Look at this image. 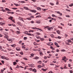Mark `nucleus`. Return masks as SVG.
I'll list each match as a JSON object with an SVG mask.
<instances>
[{"label": "nucleus", "mask_w": 73, "mask_h": 73, "mask_svg": "<svg viewBox=\"0 0 73 73\" xmlns=\"http://www.w3.org/2000/svg\"><path fill=\"white\" fill-rule=\"evenodd\" d=\"M31 12H33V13H36V10H35L34 9V10H31L30 11Z\"/></svg>", "instance_id": "423d86ee"}, {"label": "nucleus", "mask_w": 73, "mask_h": 73, "mask_svg": "<svg viewBox=\"0 0 73 73\" xmlns=\"http://www.w3.org/2000/svg\"><path fill=\"white\" fill-rule=\"evenodd\" d=\"M39 58V57H35V58H34V59H38Z\"/></svg>", "instance_id": "c756f323"}, {"label": "nucleus", "mask_w": 73, "mask_h": 73, "mask_svg": "<svg viewBox=\"0 0 73 73\" xmlns=\"http://www.w3.org/2000/svg\"><path fill=\"white\" fill-rule=\"evenodd\" d=\"M12 25L13 27H16V26H15V24H14V23H12Z\"/></svg>", "instance_id": "4c0bfd02"}, {"label": "nucleus", "mask_w": 73, "mask_h": 73, "mask_svg": "<svg viewBox=\"0 0 73 73\" xmlns=\"http://www.w3.org/2000/svg\"><path fill=\"white\" fill-rule=\"evenodd\" d=\"M40 55H43V53H42V52H40Z\"/></svg>", "instance_id": "7c9ffc66"}, {"label": "nucleus", "mask_w": 73, "mask_h": 73, "mask_svg": "<svg viewBox=\"0 0 73 73\" xmlns=\"http://www.w3.org/2000/svg\"><path fill=\"white\" fill-rule=\"evenodd\" d=\"M66 17H70V15H66Z\"/></svg>", "instance_id": "c03bdc74"}, {"label": "nucleus", "mask_w": 73, "mask_h": 73, "mask_svg": "<svg viewBox=\"0 0 73 73\" xmlns=\"http://www.w3.org/2000/svg\"><path fill=\"white\" fill-rule=\"evenodd\" d=\"M23 59H25V60H28L27 59V58H23Z\"/></svg>", "instance_id": "3c124183"}, {"label": "nucleus", "mask_w": 73, "mask_h": 73, "mask_svg": "<svg viewBox=\"0 0 73 73\" xmlns=\"http://www.w3.org/2000/svg\"><path fill=\"white\" fill-rule=\"evenodd\" d=\"M1 11H3V12H5V10L2 9L1 10Z\"/></svg>", "instance_id": "a18cd8bd"}, {"label": "nucleus", "mask_w": 73, "mask_h": 73, "mask_svg": "<svg viewBox=\"0 0 73 73\" xmlns=\"http://www.w3.org/2000/svg\"><path fill=\"white\" fill-rule=\"evenodd\" d=\"M55 45L56 46H57L58 47H60V46L59 45H58V44L56 43H55Z\"/></svg>", "instance_id": "9d476101"}, {"label": "nucleus", "mask_w": 73, "mask_h": 73, "mask_svg": "<svg viewBox=\"0 0 73 73\" xmlns=\"http://www.w3.org/2000/svg\"><path fill=\"white\" fill-rule=\"evenodd\" d=\"M16 49L17 50V51H19V50H20V48H19V47H17L16 48Z\"/></svg>", "instance_id": "dca6fc26"}, {"label": "nucleus", "mask_w": 73, "mask_h": 73, "mask_svg": "<svg viewBox=\"0 0 73 73\" xmlns=\"http://www.w3.org/2000/svg\"><path fill=\"white\" fill-rule=\"evenodd\" d=\"M62 61H63V60H64V62H66L67 60H65L66 58V57L65 56H64V57H63L62 58Z\"/></svg>", "instance_id": "20e7f679"}, {"label": "nucleus", "mask_w": 73, "mask_h": 73, "mask_svg": "<svg viewBox=\"0 0 73 73\" xmlns=\"http://www.w3.org/2000/svg\"><path fill=\"white\" fill-rule=\"evenodd\" d=\"M33 71H34L35 73H36V70L35 69H33Z\"/></svg>", "instance_id": "a878e982"}, {"label": "nucleus", "mask_w": 73, "mask_h": 73, "mask_svg": "<svg viewBox=\"0 0 73 73\" xmlns=\"http://www.w3.org/2000/svg\"><path fill=\"white\" fill-rule=\"evenodd\" d=\"M52 17H56V18H57V16H55V15L53 14H52Z\"/></svg>", "instance_id": "412c9836"}, {"label": "nucleus", "mask_w": 73, "mask_h": 73, "mask_svg": "<svg viewBox=\"0 0 73 73\" xmlns=\"http://www.w3.org/2000/svg\"><path fill=\"white\" fill-rule=\"evenodd\" d=\"M31 29H37V28H36V27H31Z\"/></svg>", "instance_id": "2eb2a0df"}, {"label": "nucleus", "mask_w": 73, "mask_h": 73, "mask_svg": "<svg viewBox=\"0 0 73 73\" xmlns=\"http://www.w3.org/2000/svg\"><path fill=\"white\" fill-rule=\"evenodd\" d=\"M23 42V41H22V40H20L19 41V44H21V43H22Z\"/></svg>", "instance_id": "f704fd0d"}, {"label": "nucleus", "mask_w": 73, "mask_h": 73, "mask_svg": "<svg viewBox=\"0 0 73 73\" xmlns=\"http://www.w3.org/2000/svg\"><path fill=\"white\" fill-rule=\"evenodd\" d=\"M56 13H57L59 14L60 15V16H61V15H62V13H60V11H57V12H56Z\"/></svg>", "instance_id": "6e6552de"}, {"label": "nucleus", "mask_w": 73, "mask_h": 73, "mask_svg": "<svg viewBox=\"0 0 73 73\" xmlns=\"http://www.w3.org/2000/svg\"><path fill=\"white\" fill-rule=\"evenodd\" d=\"M1 62L2 63L4 64V60H1Z\"/></svg>", "instance_id": "69168bd1"}, {"label": "nucleus", "mask_w": 73, "mask_h": 73, "mask_svg": "<svg viewBox=\"0 0 73 73\" xmlns=\"http://www.w3.org/2000/svg\"><path fill=\"white\" fill-rule=\"evenodd\" d=\"M19 67H20V66H19L17 65L16 67V68H19Z\"/></svg>", "instance_id": "13d9d810"}, {"label": "nucleus", "mask_w": 73, "mask_h": 73, "mask_svg": "<svg viewBox=\"0 0 73 73\" xmlns=\"http://www.w3.org/2000/svg\"><path fill=\"white\" fill-rule=\"evenodd\" d=\"M5 59L6 60H9V59L8 58H7V57H5Z\"/></svg>", "instance_id": "79ce46f5"}, {"label": "nucleus", "mask_w": 73, "mask_h": 73, "mask_svg": "<svg viewBox=\"0 0 73 73\" xmlns=\"http://www.w3.org/2000/svg\"><path fill=\"white\" fill-rule=\"evenodd\" d=\"M56 52H58L60 51V50H58V49H56Z\"/></svg>", "instance_id": "0e129e2a"}, {"label": "nucleus", "mask_w": 73, "mask_h": 73, "mask_svg": "<svg viewBox=\"0 0 73 73\" xmlns=\"http://www.w3.org/2000/svg\"><path fill=\"white\" fill-rule=\"evenodd\" d=\"M13 65H16V64H17V63H16V62H13Z\"/></svg>", "instance_id": "c85d7f7f"}, {"label": "nucleus", "mask_w": 73, "mask_h": 73, "mask_svg": "<svg viewBox=\"0 0 73 73\" xmlns=\"http://www.w3.org/2000/svg\"><path fill=\"white\" fill-rule=\"evenodd\" d=\"M17 33H19V34L20 33V31H17Z\"/></svg>", "instance_id": "338daca9"}, {"label": "nucleus", "mask_w": 73, "mask_h": 73, "mask_svg": "<svg viewBox=\"0 0 73 73\" xmlns=\"http://www.w3.org/2000/svg\"><path fill=\"white\" fill-rule=\"evenodd\" d=\"M31 56H32L33 57L34 56V55H35V54L33 53L31 54Z\"/></svg>", "instance_id": "aec40b11"}, {"label": "nucleus", "mask_w": 73, "mask_h": 73, "mask_svg": "<svg viewBox=\"0 0 73 73\" xmlns=\"http://www.w3.org/2000/svg\"><path fill=\"white\" fill-rule=\"evenodd\" d=\"M49 43L50 44V45H52L53 44V43H52L51 42H49Z\"/></svg>", "instance_id": "e433bc0d"}, {"label": "nucleus", "mask_w": 73, "mask_h": 73, "mask_svg": "<svg viewBox=\"0 0 73 73\" xmlns=\"http://www.w3.org/2000/svg\"><path fill=\"white\" fill-rule=\"evenodd\" d=\"M7 13H11V14H14V13L13 12H7Z\"/></svg>", "instance_id": "5701e85b"}, {"label": "nucleus", "mask_w": 73, "mask_h": 73, "mask_svg": "<svg viewBox=\"0 0 73 73\" xmlns=\"http://www.w3.org/2000/svg\"><path fill=\"white\" fill-rule=\"evenodd\" d=\"M47 44L48 45L50 46V42L48 43Z\"/></svg>", "instance_id": "774afa93"}, {"label": "nucleus", "mask_w": 73, "mask_h": 73, "mask_svg": "<svg viewBox=\"0 0 73 73\" xmlns=\"http://www.w3.org/2000/svg\"><path fill=\"white\" fill-rule=\"evenodd\" d=\"M40 40L42 41H43L44 40V38H40Z\"/></svg>", "instance_id": "a211bd4d"}, {"label": "nucleus", "mask_w": 73, "mask_h": 73, "mask_svg": "<svg viewBox=\"0 0 73 73\" xmlns=\"http://www.w3.org/2000/svg\"><path fill=\"white\" fill-rule=\"evenodd\" d=\"M5 24V23H4L0 22V25H4Z\"/></svg>", "instance_id": "f8f14e48"}, {"label": "nucleus", "mask_w": 73, "mask_h": 73, "mask_svg": "<svg viewBox=\"0 0 73 73\" xmlns=\"http://www.w3.org/2000/svg\"><path fill=\"white\" fill-rule=\"evenodd\" d=\"M66 44L67 45H70V44L69 43V42H68V40H67L66 42Z\"/></svg>", "instance_id": "1a4fd4ad"}, {"label": "nucleus", "mask_w": 73, "mask_h": 73, "mask_svg": "<svg viewBox=\"0 0 73 73\" xmlns=\"http://www.w3.org/2000/svg\"><path fill=\"white\" fill-rule=\"evenodd\" d=\"M68 42H72L71 40H68Z\"/></svg>", "instance_id": "a19ab883"}, {"label": "nucleus", "mask_w": 73, "mask_h": 73, "mask_svg": "<svg viewBox=\"0 0 73 73\" xmlns=\"http://www.w3.org/2000/svg\"><path fill=\"white\" fill-rule=\"evenodd\" d=\"M27 39V37H24V40H26Z\"/></svg>", "instance_id": "6e6d98bb"}, {"label": "nucleus", "mask_w": 73, "mask_h": 73, "mask_svg": "<svg viewBox=\"0 0 73 73\" xmlns=\"http://www.w3.org/2000/svg\"><path fill=\"white\" fill-rule=\"evenodd\" d=\"M59 66H57L56 65V66L55 67V68H56L58 67Z\"/></svg>", "instance_id": "e2e57ef3"}, {"label": "nucleus", "mask_w": 73, "mask_h": 73, "mask_svg": "<svg viewBox=\"0 0 73 73\" xmlns=\"http://www.w3.org/2000/svg\"><path fill=\"white\" fill-rule=\"evenodd\" d=\"M27 19L29 20H31V19L30 18H27Z\"/></svg>", "instance_id": "de8ad7c7"}, {"label": "nucleus", "mask_w": 73, "mask_h": 73, "mask_svg": "<svg viewBox=\"0 0 73 73\" xmlns=\"http://www.w3.org/2000/svg\"><path fill=\"white\" fill-rule=\"evenodd\" d=\"M53 29V27H49L48 28V29L49 31H51V30L52 29Z\"/></svg>", "instance_id": "39448f33"}, {"label": "nucleus", "mask_w": 73, "mask_h": 73, "mask_svg": "<svg viewBox=\"0 0 73 73\" xmlns=\"http://www.w3.org/2000/svg\"><path fill=\"white\" fill-rule=\"evenodd\" d=\"M47 37L46 35V34L44 35V37L45 38H46Z\"/></svg>", "instance_id": "8fccbe9b"}, {"label": "nucleus", "mask_w": 73, "mask_h": 73, "mask_svg": "<svg viewBox=\"0 0 73 73\" xmlns=\"http://www.w3.org/2000/svg\"><path fill=\"white\" fill-rule=\"evenodd\" d=\"M17 24L20 26H21L22 25V24L20 22H18L17 23Z\"/></svg>", "instance_id": "0eeeda50"}, {"label": "nucleus", "mask_w": 73, "mask_h": 73, "mask_svg": "<svg viewBox=\"0 0 73 73\" xmlns=\"http://www.w3.org/2000/svg\"><path fill=\"white\" fill-rule=\"evenodd\" d=\"M28 70H32V68H28Z\"/></svg>", "instance_id": "ea45409f"}, {"label": "nucleus", "mask_w": 73, "mask_h": 73, "mask_svg": "<svg viewBox=\"0 0 73 73\" xmlns=\"http://www.w3.org/2000/svg\"><path fill=\"white\" fill-rule=\"evenodd\" d=\"M56 32L58 33V34H59V33H60V31H59V30H58V31H56Z\"/></svg>", "instance_id": "4d7b16f0"}, {"label": "nucleus", "mask_w": 73, "mask_h": 73, "mask_svg": "<svg viewBox=\"0 0 73 73\" xmlns=\"http://www.w3.org/2000/svg\"><path fill=\"white\" fill-rule=\"evenodd\" d=\"M20 54H21V55H23V52H20Z\"/></svg>", "instance_id": "603ef678"}, {"label": "nucleus", "mask_w": 73, "mask_h": 73, "mask_svg": "<svg viewBox=\"0 0 73 73\" xmlns=\"http://www.w3.org/2000/svg\"><path fill=\"white\" fill-rule=\"evenodd\" d=\"M13 19V17H9V19H11V20H12V19Z\"/></svg>", "instance_id": "9b49d317"}, {"label": "nucleus", "mask_w": 73, "mask_h": 73, "mask_svg": "<svg viewBox=\"0 0 73 73\" xmlns=\"http://www.w3.org/2000/svg\"><path fill=\"white\" fill-rule=\"evenodd\" d=\"M69 71L70 73H73V71L72 70H70Z\"/></svg>", "instance_id": "864d4df0"}, {"label": "nucleus", "mask_w": 73, "mask_h": 73, "mask_svg": "<svg viewBox=\"0 0 73 73\" xmlns=\"http://www.w3.org/2000/svg\"><path fill=\"white\" fill-rule=\"evenodd\" d=\"M24 8L25 9H26L27 10H28V9H29V8L28 7H24Z\"/></svg>", "instance_id": "6ab92c4d"}, {"label": "nucleus", "mask_w": 73, "mask_h": 73, "mask_svg": "<svg viewBox=\"0 0 73 73\" xmlns=\"http://www.w3.org/2000/svg\"><path fill=\"white\" fill-rule=\"evenodd\" d=\"M7 39V40H8L9 41H12L13 40H14V39L13 38H9H9L8 37H7V36H6V37H5Z\"/></svg>", "instance_id": "f257e3e1"}, {"label": "nucleus", "mask_w": 73, "mask_h": 73, "mask_svg": "<svg viewBox=\"0 0 73 73\" xmlns=\"http://www.w3.org/2000/svg\"><path fill=\"white\" fill-rule=\"evenodd\" d=\"M38 18H40L41 17V16L40 15H37L36 16V18H38Z\"/></svg>", "instance_id": "b1692460"}, {"label": "nucleus", "mask_w": 73, "mask_h": 73, "mask_svg": "<svg viewBox=\"0 0 73 73\" xmlns=\"http://www.w3.org/2000/svg\"><path fill=\"white\" fill-rule=\"evenodd\" d=\"M15 5L16 6H20V5H18V4H15V3H14Z\"/></svg>", "instance_id": "58836bf2"}, {"label": "nucleus", "mask_w": 73, "mask_h": 73, "mask_svg": "<svg viewBox=\"0 0 73 73\" xmlns=\"http://www.w3.org/2000/svg\"><path fill=\"white\" fill-rule=\"evenodd\" d=\"M68 66L69 67H71V65L70 64H68Z\"/></svg>", "instance_id": "052dcab7"}, {"label": "nucleus", "mask_w": 73, "mask_h": 73, "mask_svg": "<svg viewBox=\"0 0 73 73\" xmlns=\"http://www.w3.org/2000/svg\"><path fill=\"white\" fill-rule=\"evenodd\" d=\"M1 58H2V59H5V56H1Z\"/></svg>", "instance_id": "4468645a"}, {"label": "nucleus", "mask_w": 73, "mask_h": 73, "mask_svg": "<svg viewBox=\"0 0 73 73\" xmlns=\"http://www.w3.org/2000/svg\"><path fill=\"white\" fill-rule=\"evenodd\" d=\"M66 11H69V12H70V10H68V9H66Z\"/></svg>", "instance_id": "37998d69"}, {"label": "nucleus", "mask_w": 73, "mask_h": 73, "mask_svg": "<svg viewBox=\"0 0 73 73\" xmlns=\"http://www.w3.org/2000/svg\"><path fill=\"white\" fill-rule=\"evenodd\" d=\"M6 1L5 0H2V2L3 3H4V2H5Z\"/></svg>", "instance_id": "bf43d9fd"}, {"label": "nucleus", "mask_w": 73, "mask_h": 73, "mask_svg": "<svg viewBox=\"0 0 73 73\" xmlns=\"http://www.w3.org/2000/svg\"><path fill=\"white\" fill-rule=\"evenodd\" d=\"M38 68H41V66L40 65H38Z\"/></svg>", "instance_id": "72a5a7b5"}, {"label": "nucleus", "mask_w": 73, "mask_h": 73, "mask_svg": "<svg viewBox=\"0 0 73 73\" xmlns=\"http://www.w3.org/2000/svg\"><path fill=\"white\" fill-rule=\"evenodd\" d=\"M15 44H13V45H11V46H12V47H14L15 46Z\"/></svg>", "instance_id": "c9c22d12"}, {"label": "nucleus", "mask_w": 73, "mask_h": 73, "mask_svg": "<svg viewBox=\"0 0 73 73\" xmlns=\"http://www.w3.org/2000/svg\"><path fill=\"white\" fill-rule=\"evenodd\" d=\"M27 31H26L25 32H24V33L26 34L27 35H28L29 36H34V35L33 34H32L31 33H27Z\"/></svg>", "instance_id": "f03ea898"}, {"label": "nucleus", "mask_w": 73, "mask_h": 73, "mask_svg": "<svg viewBox=\"0 0 73 73\" xmlns=\"http://www.w3.org/2000/svg\"><path fill=\"white\" fill-rule=\"evenodd\" d=\"M5 9L7 11H11V10L9 9L8 8H5Z\"/></svg>", "instance_id": "f3484780"}, {"label": "nucleus", "mask_w": 73, "mask_h": 73, "mask_svg": "<svg viewBox=\"0 0 73 73\" xmlns=\"http://www.w3.org/2000/svg\"><path fill=\"white\" fill-rule=\"evenodd\" d=\"M50 4L52 6H53V5H54V3H50Z\"/></svg>", "instance_id": "393cba45"}, {"label": "nucleus", "mask_w": 73, "mask_h": 73, "mask_svg": "<svg viewBox=\"0 0 73 73\" xmlns=\"http://www.w3.org/2000/svg\"><path fill=\"white\" fill-rule=\"evenodd\" d=\"M37 63L39 64H41L42 63V61L41 60H39L38 61Z\"/></svg>", "instance_id": "ddd939ff"}, {"label": "nucleus", "mask_w": 73, "mask_h": 73, "mask_svg": "<svg viewBox=\"0 0 73 73\" xmlns=\"http://www.w3.org/2000/svg\"><path fill=\"white\" fill-rule=\"evenodd\" d=\"M52 20H54L55 21H56V18H52Z\"/></svg>", "instance_id": "2f4dec72"}, {"label": "nucleus", "mask_w": 73, "mask_h": 73, "mask_svg": "<svg viewBox=\"0 0 73 73\" xmlns=\"http://www.w3.org/2000/svg\"><path fill=\"white\" fill-rule=\"evenodd\" d=\"M37 42H39L40 41V40H35Z\"/></svg>", "instance_id": "5fc2aeb1"}, {"label": "nucleus", "mask_w": 73, "mask_h": 73, "mask_svg": "<svg viewBox=\"0 0 73 73\" xmlns=\"http://www.w3.org/2000/svg\"><path fill=\"white\" fill-rule=\"evenodd\" d=\"M13 9H17V8H13Z\"/></svg>", "instance_id": "680f3d73"}, {"label": "nucleus", "mask_w": 73, "mask_h": 73, "mask_svg": "<svg viewBox=\"0 0 73 73\" xmlns=\"http://www.w3.org/2000/svg\"><path fill=\"white\" fill-rule=\"evenodd\" d=\"M58 19H62V17H58Z\"/></svg>", "instance_id": "09e8293b"}, {"label": "nucleus", "mask_w": 73, "mask_h": 73, "mask_svg": "<svg viewBox=\"0 0 73 73\" xmlns=\"http://www.w3.org/2000/svg\"><path fill=\"white\" fill-rule=\"evenodd\" d=\"M36 22L38 24H40L41 21L40 20H37L36 21Z\"/></svg>", "instance_id": "7ed1b4c3"}, {"label": "nucleus", "mask_w": 73, "mask_h": 73, "mask_svg": "<svg viewBox=\"0 0 73 73\" xmlns=\"http://www.w3.org/2000/svg\"><path fill=\"white\" fill-rule=\"evenodd\" d=\"M42 9L43 10V11H45L46 10H47L48 9Z\"/></svg>", "instance_id": "49530a36"}, {"label": "nucleus", "mask_w": 73, "mask_h": 73, "mask_svg": "<svg viewBox=\"0 0 73 73\" xmlns=\"http://www.w3.org/2000/svg\"><path fill=\"white\" fill-rule=\"evenodd\" d=\"M33 44L34 45H38L37 43L36 42H34Z\"/></svg>", "instance_id": "4be33fe9"}, {"label": "nucleus", "mask_w": 73, "mask_h": 73, "mask_svg": "<svg viewBox=\"0 0 73 73\" xmlns=\"http://www.w3.org/2000/svg\"><path fill=\"white\" fill-rule=\"evenodd\" d=\"M37 9L38 10H41V8H40V7H37Z\"/></svg>", "instance_id": "473e14b6"}, {"label": "nucleus", "mask_w": 73, "mask_h": 73, "mask_svg": "<svg viewBox=\"0 0 73 73\" xmlns=\"http://www.w3.org/2000/svg\"><path fill=\"white\" fill-rule=\"evenodd\" d=\"M69 6L70 7H72V6H73V3H71V4H69Z\"/></svg>", "instance_id": "bb28decb"}, {"label": "nucleus", "mask_w": 73, "mask_h": 73, "mask_svg": "<svg viewBox=\"0 0 73 73\" xmlns=\"http://www.w3.org/2000/svg\"><path fill=\"white\" fill-rule=\"evenodd\" d=\"M28 65L30 67H33V64H28Z\"/></svg>", "instance_id": "cd10ccee"}]
</instances>
